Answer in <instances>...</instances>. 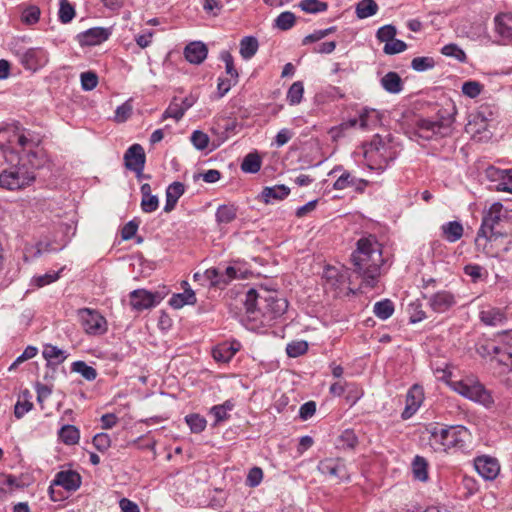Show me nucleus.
<instances>
[{"instance_id": "obj_1", "label": "nucleus", "mask_w": 512, "mask_h": 512, "mask_svg": "<svg viewBox=\"0 0 512 512\" xmlns=\"http://www.w3.org/2000/svg\"><path fill=\"white\" fill-rule=\"evenodd\" d=\"M42 136L20 125L0 128V149L4 154H16L18 161H26L34 168H42L46 162L40 147Z\"/></svg>"}, {"instance_id": "obj_2", "label": "nucleus", "mask_w": 512, "mask_h": 512, "mask_svg": "<svg viewBox=\"0 0 512 512\" xmlns=\"http://www.w3.org/2000/svg\"><path fill=\"white\" fill-rule=\"evenodd\" d=\"M354 272L362 276L364 283L374 287L380 274L382 261L381 251L377 242L371 238H361L357 242V249L351 255Z\"/></svg>"}, {"instance_id": "obj_3", "label": "nucleus", "mask_w": 512, "mask_h": 512, "mask_svg": "<svg viewBox=\"0 0 512 512\" xmlns=\"http://www.w3.org/2000/svg\"><path fill=\"white\" fill-rule=\"evenodd\" d=\"M26 161L18 163L0 173V187L9 191L22 190L31 186L36 180V170Z\"/></svg>"}, {"instance_id": "obj_4", "label": "nucleus", "mask_w": 512, "mask_h": 512, "mask_svg": "<svg viewBox=\"0 0 512 512\" xmlns=\"http://www.w3.org/2000/svg\"><path fill=\"white\" fill-rule=\"evenodd\" d=\"M503 205L500 202H494L490 208L484 212L482 223L476 237V245L486 248L487 242L496 241L500 237H506L507 233L497 230L502 219Z\"/></svg>"}, {"instance_id": "obj_5", "label": "nucleus", "mask_w": 512, "mask_h": 512, "mask_svg": "<svg viewBox=\"0 0 512 512\" xmlns=\"http://www.w3.org/2000/svg\"><path fill=\"white\" fill-rule=\"evenodd\" d=\"M455 121L454 113L446 109L439 110L436 120L420 119L417 122V134L419 137L430 140L434 136L446 137L452 133V125Z\"/></svg>"}, {"instance_id": "obj_6", "label": "nucleus", "mask_w": 512, "mask_h": 512, "mask_svg": "<svg viewBox=\"0 0 512 512\" xmlns=\"http://www.w3.org/2000/svg\"><path fill=\"white\" fill-rule=\"evenodd\" d=\"M432 438L440 442L444 450L457 449L465 450L467 441L471 438L469 430L462 425H452L445 428H434L431 432Z\"/></svg>"}, {"instance_id": "obj_7", "label": "nucleus", "mask_w": 512, "mask_h": 512, "mask_svg": "<svg viewBox=\"0 0 512 512\" xmlns=\"http://www.w3.org/2000/svg\"><path fill=\"white\" fill-rule=\"evenodd\" d=\"M452 387L458 394L484 406H490L493 403L490 392L476 379L466 378L461 381H455Z\"/></svg>"}, {"instance_id": "obj_8", "label": "nucleus", "mask_w": 512, "mask_h": 512, "mask_svg": "<svg viewBox=\"0 0 512 512\" xmlns=\"http://www.w3.org/2000/svg\"><path fill=\"white\" fill-rule=\"evenodd\" d=\"M366 159L371 163V168L385 169L395 154L390 146L383 143L380 137H375L365 151Z\"/></svg>"}, {"instance_id": "obj_9", "label": "nucleus", "mask_w": 512, "mask_h": 512, "mask_svg": "<svg viewBox=\"0 0 512 512\" xmlns=\"http://www.w3.org/2000/svg\"><path fill=\"white\" fill-rule=\"evenodd\" d=\"M262 298L260 314L267 320H273L282 316L288 308L287 300L278 297L273 291L264 290V297Z\"/></svg>"}, {"instance_id": "obj_10", "label": "nucleus", "mask_w": 512, "mask_h": 512, "mask_svg": "<svg viewBox=\"0 0 512 512\" xmlns=\"http://www.w3.org/2000/svg\"><path fill=\"white\" fill-rule=\"evenodd\" d=\"M78 314L86 333L100 335L106 332V319L99 312L89 308H83L79 310Z\"/></svg>"}, {"instance_id": "obj_11", "label": "nucleus", "mask_w": 512, "mask_h": 512, "mask_svg": "<svg viewBox=\"0 0 512 512\" xmlns=\"http://www.w3.org/2000/svg\"><path fill=\"white\" fill-rule=\"evenodd\" d=\"M340 171H342V173L333 184L335 190L352 188L357 193H363L365 191L369 182L365 179L353 176L350 172L343 170L342 166H336L329 174H335Z\"/></svg>"}, {"instance_id": "obj_12", "label": "nucleus", "mask_w": 512, "mask_h": 512, "mask_svg": "<svg viewBox=\"0 0 512 512\" xmlns=\"http://www.w3.org/2000/svg\"><path fill=\"white\" fill-rule=\"evenodd\" d=\"M145 161V151L140 144H133L124 154L125 167L133 171L137 178H140V174L144 170Z\"/></svg>"}, {"instance_id": "obj_13", "label": "nucleus", "mask_w": 512, "mask_h": 512, "mask_svg": "<svg viewBox=\"0 0 512 512\" xmlns=\"http://www.w3.org/2000/svg\"><path fill=\"white\" fill-rule=\"evenodd\" d=\"M130 305L137 311L154 307L160 300L158 293H152L145 289H136L130 293Z\"/></svg>"}, {"instance_id": "obj_14", "label": "nucleus", "mask_w": 512, "mask_h": 512, "mask_svg": "<svg viewBox=\"0 0 512 512\" xmlns=\"http://www.w3.org/2000/svg\"><path fill=\"white\" fill-rule=\"evenodd\" d=\"M110 35L109 28L94 27L78 34L77 39L81 46H95L106 41Z\"/></svg>"}, {"instance_id": "obj_15", "label": "nucleus", "mask_w": 512, "mask_h": 512, "mask_svg": "<svg viewBox=\"0 0 512 512\" xmlns=\"http://www.w3.org/2000/svg\"><path fill=\"white\" fill-rule=\"evenodd\" d=\"M477 472L486 480H493L500 471L497 459L489 456H479L474 461Z\"/></svg>"}, {"instance_id": "obj_16", "label": "nucleus", "mask_w": 512, "mask_h": 512, "mask_svg": "<svg viewBox=\"0 0 512 512\" xmlns=\"http://www.w3.org/2000/svg\"><path fill=\"white\" fill-rule=\"evenodd\" d=\"M318 470L323 475H329L337 478H344L347 475L345 463L340 458H327L321 460L318 464Z\"/></svg>"}, {"instance_id": "obj_17", "label": "nucleus", "mask_w": 512, "mask_h": 512, "mask_svg": "<svg viewBox=\"0 0 512 512\" xmlns=\"http://www.w3.org/2000/svg\"><path fill=\"white\" fill-rule=\"evenodd\" d=\"M52 485L61 486L67 491H76L81 485V476L73 470L59 471L55 475Z\"/></svg>"}, {"instance_id": "obj_18", "label": "nucleus", "mask_w": 512, "mask_h": 512, "mask_svg": "<svg viewBox=\"0 0 512 512\" xmlns=\"http://www.w3.org/2000/svg\"><path fill=\"white\" fill-rule=\"evenodd\" d=\"M456 304V299L450 291H439L429 298V305L433 311L443 313Z\"/></svg>"}, {"instance_id": "obj_19", "label": "nucleus", "mask_w": 512, "mask_h": 512, "mask_svg": "<svg viewBox=\"0 0 512 512\" xmlns=\"http://www.w3.org/2000/svg\"><path fill=\"white\" fill-rule=\"evenodd\" d=\"M20 63L28 70H37L45 62L44 52L40 48H30L19 54Z\"/></svg>"}, {"instance_id": "obj_20", "label": "nucleus", "mask_w": 512, "mask_h": 512, "mask_svg": "<svg viewBox=\"0 0 512 512\" xmlns=\"http://www.w3.org/2000/svg\"><path fill=\"white\" fill-rule=\"evenodd\" d=\"M208 48L201 41H194L184 48L185 59L195 65L201 64L207 57Z\"/></svg>"}, {"instance_id": "obj_21", "label": "nucleus", "mask_w": 512, "mask_h": 512, "mask_svg": "<svg viewBox=\"0 0 512 512\" xmlns=\"http://www.w3.org/2000/svg\"><path fill=\"white\" fill-rule=\"evenodd\" d=\"M239 349V342H223L213 348L212 356L218 363H228Z\"/></svg>"}, {"instance_id": "obj_22", "label": "nucleus", "mask_w": 512, "mask_h": 512, "mask_svg": "<svg viewBox=\"0 0 512 512\" xmlns=\"http://www.w3.org/2000/svg\"><path fill=\"white\" fill-rule=\"evenodd\" d=\"M423 400V392L422 389L414 385L407 393L406 396V407L402 412V418L408 419L410 418L420 407Z\"/></svg>"}, {"instance_id": "obj_23", "label": "nucleus", "mask_w": 512, "mask_h": 512, "mask_svg": "<svg viewBox=\"0 0 512 512\" xmlns=\"http://www.w3.org/2000/svg\"><path fill=\"white\" fill-rule=\"evenodd\" d=\"M492 362L497 364L498 373L507 386L512 387V352L503 353L495 357Z\"/></svg>"}, {"instance_id": "obj_24", "label": "nucleus", "mask_w": 512, "mask_h": 512, "mask_svg": "<svg viewBox=\"0 0 512 512\" xmlns=\"http://www.w3.org/2000/svg\"><path fill=\"white\" fill-rule=\"evenodd\" d=\"M290 194V188L281 184L272 187H264L260 198L265 204H271L274 201L284 200Z\"/></svg>"}, {"instance_id": "obj_25", "label": "nucleus", "mask_w": 512, "mask_h": 512, "mask_svg": "<svg viewBox=\"0 0 512 512\" xmlns=\"http://www.w3.org/2000/svg\"><path fill=\"white\" fill-rule=\"evenodd\" d=\"M264 290L265 289H261L258 291L254 288H251L247 291L242 302L248 314L254 315L257 312L260 313V302L263 300L262 297H264Z\"/></svg>"}, {"instance_id": "obj_26", "label": "nucleus", "mask_w": 512, "mask_h": 512, "mask_svg": "<svg viewBox=\"0 0 512 512\" xmlns=\"http://www.w3.org/2000/svg\"><path fill=\"white\" fill-rule=\"evenodd\" d=\"M488 175L499 180L496 186L498 191L512 193V170L491 168L488 170Z\"/></svg>"}, {"instance_id": "obj_27", "label": "nucleus", "mask_w": 512, "mask_h": 512, "mask_svg": "<svg viewBox=\"0 0 512 512\" xmlns=\"http://www.w3.org/2000/svg\"><path fill=\"white\" fill-rule=\"evenodd\" d=\"M382 88L391 94H398L403 90V81L396 72L386 73L380 80Z\"/></svg>"}, {"instance_id": "obj_28", "label": "nucleus", "mask_w": 512, "mask_h": 512, "mask_svg": "<svg viewBox=\"0 0 512 512\" xmlns=\"http://www.w3.org/2000/svg\"><path fill=\"white\" fill-rule=\"evenodd\" d=\"M196 301L195 292L191 288L187 287L184 288L183 293L173 294L169 300V304L174 309H180L185 305H194Z\"/></svg>"}, {"instance_id": "obj_29", "label": "nucleus", "mask_w": 512, "mask_h": 512, "mask_svg": "<svg viewBox=\"0 0 512 512\" xmlns=\"http://www.w3.org/2000/svg\"><path fill=\"white\" fill-rule=\"evenodd\" d=\"M512 21L511 13H500L494 18L496 32L505 39H512V27L507 24Z\"/></svg>"}, {"instance_id": "obj_30", "label": "nucleus", "mask_w": 512, "mask_h": 512, "mask_svg": "<svg viewBox=\"0 0 512 512\" xmlns=\"http://www.w3.org/2000/svg\"><path fill=\"white\" fill-rule=\"evenodd\" d=\"M43 357L47 360L48 365H58L66 360L68 355L62 349L54 345H46L43 349Z\"/></svg>"}, {"instance_id": "obj_31", "label": "nucleus", "mask_w": 512, "mask_h": 512, "mask_svg": "<svg viewBox=\"0 0 512 512\" xmlns=\"http://www.w3.org/2000/svg\"><path fill=\"white\" fill-rule=\"evenodd\" d=\"M259 43L254 36H245L240 41V55L243 59H251L258 51Z\"/></svg>"}, {"instance_id": "obj_32", "label": "nucleus", "mask_w": 512, "mask_h": 512, "mask_svg": "<svg viewBox=\"0 0 512 512\" xmlns=\"http://www.w3.org/2000/svg\"><path fill=\"white\" fill-rule=\"evenodd\" d=\"M444 238L449 242H456L463 236V226L458 221H450L441 227Z\"/></svg>"}, {"instance_id": "obj_33", "label": "nucleus", "mask_w": 512, "mask_h": 512, "mask_svg": "<svg viewBox=\"0 0 512 512\" xmlns=\"http://www.w3.org/2000/svg\"><path fill=\"white\" fill-rule=\"evenodd\" d=\"M479 317L484 324L489 326H496L506 319L504 313L498 308L482 310Z\"/></svg>"}, {"instance_id": "obj_34", "label": "nucleus", "mask_w": 512, "mask_h": 512, "mask_svg": "<svg viewBox=\"0 0 512 512\" xmlns=\"http://www.w3.org/2000/svg\"><path fill=\"white\" fill-rule=\"evenodd\" d=\"M59 439L66 445H75L79 442L80 432L74 425H64L58 432Z\"/></svg>"}, {"instance_id": "obj_35", "label": "nucleus", "mask_w": 512, "mask_h": 512, "mask_svg": "<svg viewBox=\"0 0 512 512\" xmlns=\"http://www.w3.org/2000/svg\"><path fill=\"white\" fill-rule=\"evenodd\" d=\"M237 208L234 205H220L215 217L218 224H228L236 219Z\"/></svg>"}, {"instance_id": "obj_36", "label": "nucleus", "mask_w": 512, "mask_h": 512, "mask_svg": "<svg viewBox=\"0 0 512 512\" xmlns=\"http://www.w3.org/2000/svg\"><path fill=\"white\" fill-rule=\"evenodd\" d=\"M378 5L374 0H361L356 5V15L359 19H365L378 12Z\"/></svg>"}, {"instance_id": "obj_37", "label": "nucleus", "mask_w": 512, "mask_h": 512, "mask_svg": "<svg viewBox=\"0 0 512 512\" xmlns=\"http://www.w3.org/2000/svg\"><path fill=\"white\" fill-rule=\"evenodd\" d=\"M373 312L376 317L386 320L394 313V304L390 299H384L374 304Z\"/></svg>"}, {"instance_id": "obj_38", "label": "nucleus", "mask_w": 512, "mask_h": 512, "mask_svg": "<svg viewBox=\"0 0 512 512\" xmlns=\"http://www.w3.org/2000/svg\"><path fill=\"white\" fill-rule=\"evenodd\" d=\"M261 158L257 153H249L247 154L242 163L241 170L245 173H257L261 168Z\"/></svg>"}, {"instance_id": "obj_39", "label": "nucleus", "mask_w": 512, "mask_h": 512, "mask_svg": "<svg viewBox=\"0 0 512 512\" xmlns=\"http://www.w3.org/2000/svg\"><path fill=\"white\" fill-rule=\"evenodd\" d=\"M428 463L424 457L416 456L412 462V470L414 478L419 481H427L428 479Z\"/></svg>"}, {"instance_id": "obj_40", "label": "nucleus", "mask_w": 512, "mask_h": 512, "mask_svg": "<svg viewBox=\"0 0 512 512\" xmlns=\"http://www.w3.org/2000/svg\"><path fill=\"white\" fill-rule=\"evenodd\" d=\"M233 407L234 404L230 400L225 401L223 404L213 406L210 409V414L215 418L214 425H217L219 422L228 419V412L231 411Z\"/></svg>"}, {"instance_id": "obj_41", "label": "nucleus", "mask_w": 512, "mask_h": 512, "mask_svg": "<svg viewBox=\"0 0 512 512\" xmlns=\"http://www.w3.org/2000/svg\"><path fill=\"white\" fill-rule=\"evenodd\" d=\"M71 370L79 373L87 381H93L97 377V371L92 366H89L84 361H75L72 363Z\"/></svg>"}, {"instance_id": "obj_42", "label": "nucleus", "mask_w": 512, "mask_h": 512, "mask_svg": "<svg viewBox=\"0 0 512 512\" xmlns=\"http://www.w3.org/2000/svg\"><path fill=\"white\" fill-rule=\"evenodd\" d=\"M298 6L309 14L325 12L328 9V4L320 0H301Z\"/></svg>"}, {"instance_id": "obj_43", "label": "nucleus", "mask_w": 512, "mask_h": 512, "mask_svg": "<svg viewBox=\"0 0 512 512\" xmlns=\"http://www.w3.org/2000/svg\"><path fill=\"white\" fill-rule=\"evenodd\" d=\"M184 116L183 110L179 106V98L174 97L167 109L162 114L161 120L164 121L168 118H173L175 121H179Z\"/></svg>"}, {"instance_id": "obj_44", "label": "nucleus", "mask_w": 512, "mask_h": 512, "mask_svg": "<svg viewBox=\"0 0 512 512\" xmlns=\"http://www.w3.org/2000/svg\"><path fill=\"white\" fill-rule=\"evenodd\" d=\"M357 125H359L360 128H362V129H367V128L370 127V125H371V123H370V113L368 111H364L363 113H361L359 118H352V119H349L346 122H343L340 125V128H341V130H345V129H348V128L355 127Z\"/></svg>"}, {"instance_id": "obj_45", "label": "nucleus", "mask_w": 512, "mask_h": 512, "mask_svg": "<svg viewBox=\"0 0 512 512\" xmlns=\"http://www.w3.org/2000/svg\"><path fill=\"white\" fill-rule=\"evenodd\" d=\"M441 53L446 57H453L461 63L467 61V56L457 44L450 43L442 47Z\"/></svg>"}, {"instance_id": "obj_46", "label": "nucleus", "mask_w": 512, "mask_h": 512, "mask_svg": "<svg viewBox=\"0 0 512 512\" xmlns=\"http://www.w3.org/2000/svg\"><path fill=\"white\" fill-rule=\"evenodd\" d=\"M435 65L434 58L429 56L415 57L411 61V68L417 72L431 70Z\"/></svg>"}, {"instance_id": "obj_47", "label": "nucleus", "mask_w": 512, "mask_h": 512, "mask_svg": "<svg viewBox=\"0 0 512 512\" xmlns=\"http://www.w3.org/2000/svg\"><path fill=\"white\" fill-rule=\"evenodd\" d=\"M303 93V83L301 81L294 82L287 92V101L290 105H297L301 102Z\"/></svg>"}, {"instance_id": "obj_48", "label": "nucleus", "mask_w": 512, "mask_h": 512, "mask_svg": "<svg viewBox=\"0 0 512 512\" xmlns=\"http://www.w3.org/2000/svg\"><path fill=\"white\" fill-rule=\"evenodd\" d=\"M296 21V17L294 13L290 11L282 12L276 19H275V27L282 31H286L291 29Z\"/></svg>"}, {"instance_id": "obj_49", "label": "nucleus", "mask_w": 512, "mask_h": 512, "mask_svg": "<svg viewBox=\"0 0 512 512\" xmlns=\"http://www.w3.org/2000/svg\"><path fill=\"white\" fill-rule=\"evenodd\" d=\"M59 20L61 23L66 24L72 21L75 17V9L68 0H60L59 3Z\"/></svg>"}, {"instance_id": "obj_50", "label": "nucleus", "mask_w": 512, "mask_h": 512, "mask_svg": "<svg viewBox=\"0 0 512 512\" xmlns=\"http://www.w3.org/2000/svg\"><path fill=\"white\" fill-rule=\"evenodd\" d=\"M185 421L193 433H201L207 424L206 419L199 414L187 415Z\"/></svg>"}, {"instance_id": "obj_51", "label": "nucleus", "mask_w": 512, "mask_h": 512, "mask_svg": "<svg viewBox=\"0 0 512 512\" xmlns=\"http://www.w3.org/2000/svg\"><path fill=\"white\" fill-rule=\"evenodd\" d=\"M203 277L213 287L222 288L225 286V281H223L221 279V268L220 267H212V268L207 269L203 273Z\"/></svg>"}, {"instance_id": "obj_52", "label": "nucleus", "mask_w": 512, "mask_h": 512, "mask_svg": "<svg viewBox=\"0 0 512 512\" xmlns=\"http://www.w3.org/2000/svg\"><path fill=\"white\" fill-rule=\"evenodd\" d=\"M220 59L225 63L226 73L230 75L232 79H234V84H236L239 75L234 67L233 56L229 51H222L220 54Z\"/></svg>"}, {"instance_id": "obj_53", "label": "nucleus", "mask_w": 512, "mask_h": 512, "mask_svg": "<svg viewBox=\"0 0 512 512\" xmlns=\"http://www.w3.org/2000/svg\"><path fill=\"white\" fill-rule=\"evenodd\" d=\"M40 9L37 6L25 8L21 14V21L28 25H33L39 21Z\"/></svg>"}, {"instance_id": "obj_54", "label": "nucleus", "mask_w": 512, "mask_h": 512, "mask_svg": "<svg viewBox=\"0 0 512 512\" xmlns=\"http://www.w3.org/2000/svg\"><path fill=\"white\" fill-rule=\"evenodd\" d=\"M308 350V344L306 341H293L286 347V352L289 357H298L305 354Z\"/></svg>"}, {"instance_id": "obj_55", "label": "nucleus", "mask_w": 512, "mask_h": 512, "mask_svg": "<svg viewBox=\"0 0 512 512\" xmlns=\"http://www.w3.org/2000/svg\"><path fill=\"white\" fill-rule=\"evenodd\" d=\"M13 486H17L14 476L0 474V499L5 498L12 491Z\"/></svg>"}, {"instance_id": "obj_56", "label": "nucleus", "mask_w": 512, "mask_h": 512, "mask_svg": "<svg viewBox=\"0 0 512 512\" xmlns=\"http://www.w3.org/2000/svg\"><path fill=\"white\" fill-rule=\"evenodd\" d=\"M477 352L482 357H487V356H492L493 355L491 360L493 358H495V357H500L501 354H503V353H508V351H506L505 349H503V348H501L499 346L490 345V344L480 345L477 348Z\"/></svg>"}, {"instance_id": "obj_57", "label": "nucleus", "mask_w": 512, "mask_h": 512, "mask_svg": "<svg viewBox=\"0 0 512 512\" xmlns=\"http://www.w3.org/2000/svg\"><path fill=\"white\" fill-rule=\"evenodd\" d=\"M133 106L131 100H127L122 105L118 106L115 111L114 119L118 123L125 122L132 114Z\"/></svg>"}, {"instance_id": "obj_58", "label": "nucleus", "mask_w": 512, "mask_h": 512, "mask_svg": "<svg viewBox=\"0 0 512 512\" xmlns=\"http://www.w3.org/2000/svg\"><path fill=\"white\" fill-rule=\"evenodd\" d=\"M80 79L82 88L85 91L93 90L98 84V76L92 71L81 73Z\"/></svg>"}, {"instance_id": "obj_59", "label": "nucleus", "mask_w": 512, "mask_h": 512, "mask_svg": "<svg viewBox=\"0 0 512 512\" xmlns=\"http://www.w3.org/2000/svg\"><path fill=\"white\" fill-rule=\"evenodd\" d=\"M407 49V44L399 39H393L384 45L383 51L387 55H394L404 52Z\"/></svg>"}, {"instance_id": "obj_60", "label": "nucleus", "mask_w": 512, "mask_h": 512, "mask_svg": "<svg viewBox=\"0 0 512 512\" xmlns=\"http://www.w3.org/2000/svg\"><path fill=\"white\" fill-rule=\"evenodd\" d=\"M396 36V28L393 25H384L380 27L376 33V37L380 42L388 43Z\"/></svg>"}, {"instance_id": "obj_61", "label": "nucleus", "mask_w": 512, "mask_h": 512, "mask_svg": "<svg viewBox=\"0 0 512 512\" xmlns=\"http://www.w3.org/2000/svg\"><path fill=\"white\" fill-rule=\"evenodd\" d=\"M191 142L196 149L204 150L208 147L209 137L206 133H204L200 130H195L192 133Z\"/></svg>"}, {"instance_id": "obj_62", "label": "nucleus", "mask_w": 512, "mask_h": 512, "mask_svg": "<svg viewBox=\"0 0 512 512\" xmlns=\"http://www.w3.org/2000/svg\"><path fill=\"white\" fill-rule=\"evenodd\" d=\"M185 186L183 183L175 181L171 183L166 189V198H170L178 201L179 198L184 194Z\"/></svg>"}, {"instance_id": "obj_63", "label": "nucleus", "mask_w": 512, "mask_h": 512, "mask_svg": "<svg viewBox=\"0 0 512 512\" xmlns=\"http://www.w3.org/2000/svg\"><path fill=\"white\" fill-rule=\"evenodd\" d=\"M482 91V85L477 81H467L462 85V93L470 98H476Z\"/></svg>"}, {"instance_id": "obj_64", "label": "nucleus", "mask_w": 512, "mask_h": 512, "mask_svg": "<svg viewBox=\"0 0 512 512\" xmlns=\"http://www.w3.org/2000/svg\"><path fill=\"white\" fill-rule=\"evenodd\" d=\"M140 206L143 212L152 213L158 209L159 199L156 195L142 197Z\"/></svg>"}]
</instances>
